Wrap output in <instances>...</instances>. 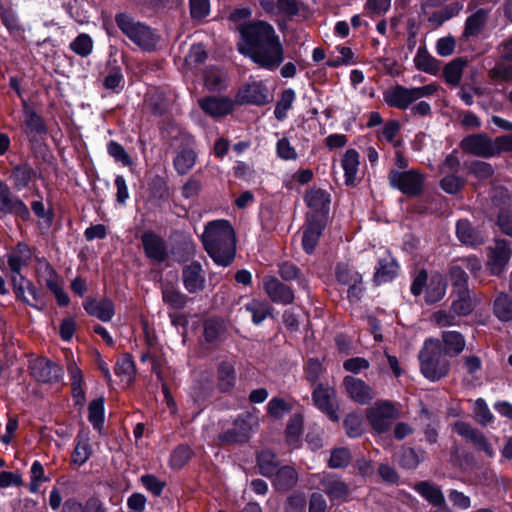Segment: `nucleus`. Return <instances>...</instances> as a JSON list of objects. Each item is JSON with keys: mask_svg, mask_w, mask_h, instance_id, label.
I'll list each match as a JSON object with an SVG mask.
<instances>
[{"mask_svg": "<svg viewBox=\"0 0 512 512\" xmlns=\"http://www.w3.org/2000/svg\"><path fill=\"white\" fill-rule=\"evenodd\" d=\"M200 107L212 117H223L233 109V101L225 97H208L199 101Z\"/></svg>", "mask_w": 512, "mask_h": 512, "instance_id": "obj_21", "label": "nucleus"}, {"mask_svg": "<svg viewBox=\"0 0 512 512\" xmlns=\"http://www.w3.org/2000/svg\"><path fill=\"white\" fill-rule=\"evenodd\" d=\"M390 184L408 195H417L423 188V177L417 172L392 171L389 175Z\"/></svg>", "mask_w": 512, "mask_h": 512, "instance_id": "obj_9", "label": "nucleus"}, {"mask_svg": "<svg viewBox=\"0 0 512 512\" xmlns=\"http://www.w3.org/2000/svg\"><path fill=\"white\" fill-rule=\"evenodd\" d=\"M183 284L190 293H196L204 288L205 278L202 267L197 262H192L183 269Z\"/></svg>", "mask_w": 512, "mask_h": 512, "instance_id": "obj_20", "label": "nucleus"}, {"mask_svg": "<svg viewBox=\"0 0 512 512\" xmlns=\"http://www.w3.org/2000/svg\"><path fill=\"white\" fill-rule=\"evenodd\" d=\"M11 280L16 296L37 310H43L45 308V302L41 293L38 289L22 275H12Z\"/></svg>", "mask_w": 512, "mask_h": 512, "instance_id": "obj_7", "label": "nucleus"}, {"mask_svg": "<svg viewBox=\"0 0 512 512\" xmlns=\"http://www.w3.org/2000/svg\"><path fill=\"white\" fill-rule=\"evenodd\" d=\"M89 439L85 435H78L77 444L72 454V461L77 465H83L91 456Z\"/></svg>", "mask_w": 512, "mask_h": 512, "instance_id": "obj_40", "label": "nucleus"}, {"mask_svg": "<svg viewBox=\"0 0 512 512\" xmlns=\"http://www.w3.org/2000/svg\"><path fill=\"white\" fill-rule=\"evenodd\" d=\"M108 154L124 166L132 165V160L124 147L117 142L111 141L107 145Z\"/></svg>", "mask_w": 512, "mask_h": 512, "instance_id": "obj_58", "label": "nucleus"}, {"mask_svg": "<svg viewBox=\"0 0 512 512\" xmlns=\"http://www.w3.org/2000/svg\"><path fill=\"white\" fill-rule=\"evenodd\" d=\"M489 76L495 81L510 80L512 79V65L505 62H500L490 70Z\"/></svg>", "mask_w": 512, "mask_h": 512, "instance_id": "obj_64", "label": "nucleus"}, {"mask_svg": "<svg viewBox=\"0 0 512 512\" xmlns=\"http://www.w3.org/2000/svg\"><path fill=\"white\" fill-rule=\"evenodd\" d=\"M62 512H105L102 504L97 499H89L85 504L75 500H67Z\"/></svg>", "mask_w": 512, "mask_h": 512, "instance_id": "obj_38", "label": "nucleus"}, {"mask_svg": "<svg viewBox=\"0 0 512 512\" xmlns=\"http://www.w3.org/2000/svg\"><path fill=\"white\" fill-rule=\"evenodd\" d=\"M436 91L437 86L434 84L412 88H406L401 85H397L384 93V100L391 107L406 109L413 102L430 96Z\"/></svg>", "mask_w": 512, "mask_h": 512, "instance_id": "obj_5", "label": "nucleus"}, {"mask_svg": "<svg viewBox=\"0 0 512 512\" xmlns=\"http://www.w3.org/2000/svg\"><path fill=\"white\" fill-rule=\"evenodd\" d=\"M141 243L148 259L155 263H162L168 257L166 242L152 231L141 235Z\"/></svg>", "mask_w": 512, "mask_h": 512, "instance_id": "obj_13", "label": "nucleus"}, {"mask_svg": "<svg viewBox=\"0 0 512 512\" xmlns=\"http://www.w3.org/2000/svg\"><path fill=\"white\" fill-rule=\"evenodd\" d=\"M206 252L219 266H228L235 257V233L231 224L226 220L209 222L202 235Z\"/></svg>", "mask_w": 512, "mask_h": 512, "instance_id": "obj_2", "label": "nucleus"}, {"mask_svg": "<svg viewBox=\"0 0 512 512\" xmlns=\"http://www.w3.org/2000/svg\"><path fill=\"white\" fill-rule=\"evenodd\" d=\"M263 288L267 296L275 303L287 305L294 300L292 289L274 277L266 278L263 282Z\"/></svg>", "mask_w": 512, "mask_h": 512, "instance_id": "obj_16", "label": "nucleus"}, {"mask_svg": "<svg viewBox=\"0 0 512 512\" xmlns=\"http://www.w3.org/2000/svg\"><path fill=\"white\" fill-rule=\"evenodd\" d=\"M461 149L469 154L480 157H491L497 154V147L490 138L483 134L465 137L460 143Z\"/></svg>", "mask_w": 512, "mask_h": 512, "instance_id": "obj_12", "label": "nucleus"}, {"mask_svg": "<svg viewBox=\"0 0 512 512\" xmlns=\"http://www.w3.org/2000/svg\"><path fill=\"white\" fill-rule=\"evenodd\" d=\"M32 257L29 247L24 243H19L7 255V262L12 275L20 276L21 270L26 266Z\"/></svg>", "mask_w": 512, "mask_h": 512, "instance_id": "obj_22", "label": "nucleus"}, {"mask_svg": "<svg viewBox=\"0 0 512 512\" xmlns=\"http://www.w3.org/2000/svg\"><path fill=\"white\" fill-rule=\"evenodd\" d=\"M0 211L5 213H14L24 220L29 217L27 206L20 199L14 197L6 190L0 192Z\"/></svg>", "mask_w": 512, "mask_h": 512, "instance_id": "obj_26", "label": "nucleus"}, {"mask_svg": "<svg viewBox=\"0 0 512 512\" xmlns=\"http://www.w3.org/2000/svg\"><path fill=\"white\" fill-rule=\"evenodd\" d=\"M219 386L222 390H228L234 384L235 375L234 369L231 364L223 363L220 365L219 370Z\"/></svg>", "mask_w": 512, "mask_h": 512, "instance_id": "obj_59", "label": "nucleus"}, {"mask_svg": "<svg viewBox=\"0 0 512 512\" xmlns=\"http://www.w3.org/2000/svg\"><path fill=\"white\" fill-rule=\"evenodd\" d=\"M320 483L331 501H346L349 488L342 480L331 474H323Z\"/></svg>", "mask_w": 512, "mask_h": 512, "instance_id": "obj_18", "label": "nucleus"}, {"mask_svg": "<svg viewBox=\"0 0 512 512\" xmlns=\"http://www.w3.org/2000/svg\"><path fill=\"white\" fill-rule=\"evenodd\" d=\"M414 63L417 69L426 73L435 74L438 71L436 59L421 49L417 51Z\"/></svg>", "mask_w": 512, "mask_h": 512, "instance_id": "obj_47", "label": "nucleus"}, {"mask_svg": "<svg viewBox=\"0 0 512 512\" xmlns=\"http://www.w3.org/2000/svg\"><path fill=\"white\" fill-rule=\"evenodd\" d=\"M420 368L425 378L437 381L447 375L449 362L442 355V347L437 339L425 341L419 353Z\"/></svg>", "mask_w": 512, "mask_h": 512, "instance_id": "obj_3", "label": "nucleus"}, {"mask_svg": "<svg viewBox=\"0 0 512 512\" xmlns=\"http://www.w3.org/2000/svg\"><path fill=\"white\" fill-rule=\"evenodd\" d=\"M360 165V155L354 149H348L341 159V167L344 171L345 184L352 186L355 184Z\"/></svg>", "mask_w": 512, "mask_h": 512, "instance_id": "obj_24", "label": "nucleus"}, {"mask_svg": "<svg viewBox=\"0 0 512 512\" xmlns=\"http://www.w3.org/2000/svg\"><path fill=\"white\" fill-rule=\"evenodd\" d=\"M336 277L342 284L355 286L362 281V276L353 271L347 264H339L336 268Z\"/></svg>", "mask_w": 512, "mask_h": 512, "instance_id": "obj_46", "label": "nucleus"}, {"mask_svg": "<svg viewBox=\"0 0 512 512\" xmlns=\"http://www.w3.org/2000/svg\"><path fill=\"white\" fill-rule=\"evenodd\" d=\"M444 352L449 356L460 354L465 348L464 337L457 331H446L442 335Z\"/></svg>", "mask_w": 512, "mask_h": 512, "instance_id": "obj_35", "label": "nucleus"}, {"mask_svg": "<svg viewBox=\"0 0 512 512\" xmlns=\"http://www.w3.org/2000/svg\"><path fill=\"white\" fill-rule=\"evenodd\" d=\"M258 464L262 475L272 477L278 467L276 456L270 451H262L258 455Z\"/></svg>", "mask_w": 512, "mask_h": 512, "instance_id": "obj_48", "label": "nucleus"}, {"mask_svg": "<svg viewBox=\"0 0 512 512\" xmlns=\"http://www.w3.org/2000/svg\"><path fill=\"white\" fill-rule=\"evenodd\" d=\"M239 99L241 102L261 106L269 102V95L261 82H253L240 91Z\"/></svg>", "mask_w": 512, "mask_h": 512, "instance_id": "obj_23", "label": "nucleus"}, {"mask_svg": "<svg viewBox=\"0 0 512 512\" xmlns=\"http://www.w3.org/2000/svg\"><path fill=\"white\" fill-rule=\"evenodd\" d=\"M114 372L122 381L130 383L135 375L134 362L129 356H123L117 361Z\"/></svg>", "mask_w": 512, "mask_h": 512, "instance_id": "obj_43", "label": "nucleus"}, {"mask_svg": "<svg viewBox=\"0 0 512 512\" xmlns=\"http://www.w3.org/2000/svg\"><path fill=\"white\" fill-rule=\"evenodd\" d=\"M68 373L71 380L72 395L77 405H83L85 402V392L82 388L83 374L74 362L68 364Z\"/></svg>", "mask_w": 512, "mask_h": 512, "instance_id": "obj_32", "label": "nucleus"}, {"mask_svg": "<svg viewBox=\"0 0 512 512\" xmlns=\"http://www.w3.org/2000/svg\"><path fill=\"white\" fill-rule=\"evenodd\" d=\"M238 51L260 68L274 71L284 61V47L271 24L251 21L238 26Z\"/></svg>", "mask_w": 512, "mask_h": 512, "instance_id": "obj_1", "label": "nucleus"}, {"mask_svg": "<svg viewBox=\"0 0 512 512\" xmlns=\"http://www.w3.org/2000/svg\"><path fill=\"white\" fill-rule=\"evenodd\" d=\"M223 325L215 319H209L204 325V337L207 342L216 341L223 333Z\"/></svg>", "mask_w": 512, "mask_h": 512, "instance_id": "obj_63", "label": "nucleus"}, {"mask_svg": "<svg viewBox=\"0 0 512 512\" xmlns=\"http://www.w3.org/2000/svg\"><path fill=\"white\" fill-rule=\"evenodd\" d=\"M511 253L510 245L506 240L496 241L488 254L487 267L490 273L497 276L503 273L507 269Z\"/></svg>", "mask_w": 512, "mask_h": 512, "instance_id": "obj_11", "label": "nucleus"}, {"mask_svg": "<svg viewBox=\"0 0 512 512\" xmlns=\"http://www.w3.org/2000/svg\"><path fill=\"white\" fill-rule=\"evenodd\" d=\"M465 62L462 60H454L447 64L443 74L447 83L458 85L461 81Z\"/></svg>", "mask_w": 512, "mask_h": 512, "instance_id": "obj_49", "label": "nucleus"}, {"mask_svg": "<svg viewBox=\"0 0 512 512\" xmlns=\"http://www.w3.org/2000/svg\"><path fill=\"white\" fill-rule=\"evenodd\" d=\"M414 489L431 505L440 507L445 503L444 495L441 489L428 482L422 481L415 485Z\"/></svg>", "mask_w": 512, "mask_h": 512, "instance_id": "obj_31", "label": "nucleus"}, {"mask_svg": "<svg viewBox=\"0 0 512 512\" xmlns=\"http://www.w3.org/2000/svg\"><path fill=\"white\" fill-rule=\"evenodd\" d=\"M456 235L459 241L466 245L477 246L484 242L483 236L467 220L457 222Z\"/></svg>", "mask_w": 512, "mask_h": 512, "instance_id": "obj_29", "label": "nucleus"}, {"mask_svg": "<svg viewBox=\"0 0 512 512\" xmlns=\"http://www.w3.org/2000/svg\"><path fill=\"white\" fill-rule=\"evenodd\" d=\"M32 169L28 166H19L13 169L11 178L17 190H21L28 186L31 177Z\"/></svg>", "mask_w": 512, "mask_h": 512, "instance_id": "obj_55", "label": "nucleus"}, {"mask_svg": "<svg viewBox=\"0 0 512 512\" xmlns=\"http://www.w3.org/2000/svg\"><path fill=\"white\" fill-rule=\"evenodd\" d=\"M71 50L81 57H86L92 52L93 41L88 34L78 35L70 44Z\"/></svg>", "mask_w": 512, "mask_h": 512, "instance_id": "obj_52", "label": "nucleus"}, {"mask_svg": "<svg viewBox=\"0 0 512 512\" xmlns=\"http://www.w3.org/2000/svg\"><path fill=\"white\" fill-rule=\"evenodd\" d=\"M162 295L163 301L174 309H182L186 305V296L175 289L165 288Z\"/></svg>", "mask_w": 512, "mask_h": 512, "instance_id": "obj_57", "label": "nucleus"}, {"mask_svg": "<svg viewBox=\"0 0 512 512\" xmlns=\"http://www.w3.org/2000/svg\"><path fill=\"white\" fill-rule=\"evenodd\" d=\"M204 82L209 90H221L225 86L226 75L221 70L210 69L205 74Z\"/></svg>", "mask_w": 512, "mask_h": 512, "instance_id": "obj_54", "label": "nucleus"}, {"mask_svg": "<svg viewBox=\"0 0 512 512\" xmlns=\"http://www.w3.org/2000/svg\"><path fill=\"white\" fill-rule=\"evenodd\" d=\"M196 159L197 154L193 149H182L174 158V167L179 174L185 175L194 167Z\"/></svg>", "mask_w": 512, "mask_h": 512, "instance_id": "obj_37", "label": "nucleus"}, {"mask_svg": "<svg viewBox=\"0 0 512 512\" xmlns=\"http://www.w3.org/2000/svg\"><path fill=\"white\" fill-rule=\"evenodd\" d=\"M305 201L310 209L308 219L323 220L329 211V194L321 189H313L307 192Z\"/></svg>", "mask_w": 512, "mask_h": 512, "instance_id": "obj_14", "label": "nucleus"}, {"mask_svg": "<svg viewBox=\"0 0 512 512\" xmlns=\"http://www.w3.org/2000/svg\"><path fill=\"white\" fill-rule=\"evenodd\" d=\"M457 298L453 300L451 310L458 316H466L471 313L474 307L472 293L468 289L456 291Z\"/></svg>", "mask_w": 512, "mask_h": 512, "instance_id": "obj_34", "label": "nucleus"}, {"mask_svg": "<svg viewBox=\"0 0 512 512\" xmlns=\"http://www.w3.org/2000/svg\"><path fill=\"white\" fill-rule=\"evenodd\" d=\"M446 282L443 275L439 273L433 274L426 287L425 300L428 304L440 301L446 293Z\"/></svg>", "mask_w": 512, "mask_h": 512, "instance_id": "obj_30", "label": "nucleus"}, {"mask_svg": "<svg viewBox=\"0 0 512 512\" xmlns=\"http://www.w3.org/2000/svg\"><path fill=\"white\" fill-rule=\"evenodd\" d=\"M89 421L96 429H101L104 422V399L98 398L89 404Z\"/></svg>", "mask_w": 512, "mask_h": 512, "instance_id": "obj_50", "label": "nucleus"}, {"mask_svg": "<svg viewBox=\"0 0 512 512\" xmlns=\"http://www.w3.org/2000/svg\"><path fill=\"white\" fill-rule=\"evenodd\" d=\"M246 311L252 314L254 324H260L270 314V306L267 302L252 299L245 305Z\"/></svg>", "mask_w": 512, "mask_h": 512, "instance_id": "obj_41", "label": "nucleus"}, {"mask_svg": "<svg viewBox=\"0 0 512 512\" xmlns=\"http://www.w3.org/2000/svg\"><path fill=\"white\" fill-rule=\"evenodd\" d=\"M296 94L293 89H285L277 101L274 115L278 120H284L287 116V112L291 109L292 104L295 100Z\"/></svg>", "mask_w": 512, "mask_h": 512, "instance_id": "obj_39", "label": "nucleus"}, {"mask_svg": "<svg viewBox=\"0 0 512 512\" xmlns=\"http://www.w3.org/2000/svg\"><path fill=\"white\" fill-rule=\"evenodd\" d=\"M344 425L349 437H358L363 431L362 418L357 414H349L344 420Z\"/></svg>", "mask_w": 512, "mask_h": 512, "instance_id": "obj_62", "label": "nucleus"}, {"mask_svg": "<svg viewBox=\"0 0 512 512\" xmlns=\"http://www.w3.org/2000/svg\"><path fill=\"white\" fill-rule=\"evenodd\" d=\"M462 6L459 4H453L446 6L440 10L434 11L429 17L428 21L436 26L442 25L447 20L458 15Z\"/></svg>", "mask_w": 512, "mask_h": 512, "instance_id": "obj_45", "label": "nucleus"}, {"mask_svg": "<svg viewBox=\"0 0 512 512\" xmlns=\"http://www.w3.org/2000/svg\"><path fill=\"white\" fill-rule=\"evenodd\" d=\"M302 426L303 419L300 415H294L291 417L286 429V439L287 442L293 447H297L299 437L302 432Z\"/></svg>", "mask_w": 512, "mask_h": 512, "instance_id": "obj_51", "label": "nucleus"}, {"mask_svg": "<svg viewBox=\"0 0 512 512\" xmlns=\"http://www.w3.org/2000/svg\"><path fill=\"white\" fill-rule=\"evenodd\" d=\"M23 117L27 134L40 135L46 133V126L43 119L27 101H23Z\"/></svg>", "mask_w": 512, "mask_h": 512, "instance_id": "obj_27", "label": "nucleus"}, {"mask_svg": "<svg viewBox=\"0 0 512 512\" xmlns=\"http://www.w3.org/2000/svg\"><path fill=\"white\" fill-rule=\"evenodd\" d=\"M257 424L256 418L249 413L238 417L234 422V428L223 435V440L242 442L247 439L253 427Z\"/></svg>", "mask_w": 512, "mask_h": 512, "instance_id": "obj_17", "label": "nucleus"}, {"mask_svg": "<svg viewBox=\"0 0 512 512\" xmlns=\"http://www.w3.org/2000/svg\"><path fill=\"white\" fill-rule=\"evenodd\" d=\"M276 151L278 157L285 161H295L298 158V154L295 148L291 145L287 138L278 140Z\"/></svg>", "mask_w": 512, "mask_h": 512, "instance_id": "obj_60", "label": "nucleus"}, {"mask_svg": "<svg viewBox=\"0 0 512 512\" xmlns=\"http://www.w3.org/2000/svg\"><path fill=\"white\" fill-rule=\"evenodd\" d=\"M115 22L122 33L141 49L152 51L156 48L158 37L147 25L126 13L117 14Z\"/></svg>", "mask_w": 512, "mask_h": 512, "instance_id": "obj_4", "label": "nucleus"}, {"mask_svg": "<svg viewBox=\"0 0 512 512\" xmlns=\"http://www.w3.org/2000/svg\"><path fill=\"white\" fill-rule=\"evenodd\" d=\"M31 376L42 383L58 382L63 377V369L46 358H37L30 362Z\"/></svg>", "mask_w": 512, "mask_h": 512, "instance_id": "obj_8", "label": "nucleus"}, {"mask_svg": "<svg viewBox=\"0 0 512 512\" xmlns=\"http://www.w3.org/2000/svg\"><path fill=\"white\" fill-rule=\"evenodd\" d=\"M366 416L375 431L385 432L397 418V410L389 402H376L367 409Z\"/></svg>", "mask_w": 512, "mask_h": 512, "instance_id": "obj_6", "label": "nucleus"}, {"mask_svg": "<svg viewBox=\"0 0 512 512\" xmlns=\"http://www.w3.org/2000/svg\"><path fill=\"white\" fill-rule=\"evenodd\" d=\"M336 51L338 52L337 56L331 57L327 64L330 67H338L341 65H351L354 64L353 60V52L349 47L346 46H338L336 47Z\"/></svg>", "mask_w": 512, "mask_h": 512, "instance_id": "obj_56", "label": "nucleus"}, {"mask_svg": "<svg viewBox=\"0 0 512 512\" xmlns=\"http://www.w3.org/2000/svg\"><path fill=\"white\" fill-rule=\"evenodd\" d=\"M425 458L424 452H416L413 449H406L403 451L401 458L399 459L400 464L408 469L415 468Z\"/></svg>", "mask_w": 512, "mask_h": 512, "instance_id": "obj_61", "label": "nucleus"}, {"mask_svg": "<svg viewBox=\"0 0 512 512\" xmlns=\"http://www.w3.org/2000/svg\"><path fill=\"white\" fill-rule=\"evenodd\" d=\"M343 385L349 397L359 404H366L374 397L372 389L359 378L347 376L343 380Z\"/></svg>", "mask_w": 512, "mask_h": 512, "instance_id": "obj_15", "label": "nucleus"}, {"mask_svg": "<svg viewBox=\"0 0 512 512\" xmlns=\"http://www.w3.org/2000/svg\"><path fill=\"white\" fill-rule=\"evenodd\" d=\"M494 312L501 321L512 320V299L506 294H500L494 302Z\"/></svg>", "mask_w": 512, "mask_h": 512, "instance_id": "obj_44", "label": "nucleus"}, {"mask_svg": "<svg viewBox=\"0 0 512 512\" xmlns=\"http://www.w3.org/2000/svg\"><path fill=\"white\" fill-rule=\"evenodd\" d=\"M488 18V11L485 9H478L471 16H469L465 23L464 35L472 37L478 35Z\"/></svg>", "mask_w": 512, "mask_h": 512, "instance_id": "obj_36", "label": "nucleus"}, {"mask_svg": "<svg viewBox=\"0 0 512 512\" xmlns=\"http://www.w3.org/2000/svg\"><path fill=\"white\" fill-rule=\"evenodd\" d=\"M313 401L315 406L324 412L330 420L335 422L339 420L336 393L332 387L318 385L313 392Z\"/></svg>", "mask_w": 512, "mask_h": 512, "instance_id": "obj_10", "label": "nucleus"}, {"mask_svg": "<svg viewBox=\"0 0 512 512\" xmlns=\"http://www.w3.org/2000/svg\"><path fill=\"white\" fill-rule=\"evenodd\" d=\"M324 224L320 219H308L307 225L303 232L302 245L303 249L311 254L318 243Z\"/></svg>", "mask_w": 512, "mask_h": 512, "instance_id": "obj_25", "label": "nucleus"}, {"mask_svg": "<svg viewBox=\"0 0 512 512\" xmlns=\"http://www.w3.org/2000/svg\"><path fill=\"white\" fill-rule=\"evenodd\" d=\"M83 307L89 315L94 316L103 322L110 321L115 314L114 305L109 299H102L98 301L88 298L83 302Z\"/></svg>", "mask_w": 512, "mask_h": 512, "instance_id": "obj_19", "label": "nucleus"}, {"mask_svg": "<svg viewBox=\"0 0 512 512\" xmlns=\"http://www.w3.org/2000/svg\"><path fill=\"white\" fill-rule=\"evenodd\" d=\"M273 481L274 485L279 490H287L293 487L298 481V474L293 467L284 466L277 467L276 472L274 473Z\"/></svg>", "mask_w": 512, "mask_h": 512, "instance_id": "obj_33", "label": "nucleus"}, {"mask_svg": "<svg viewBox=\"0 0 512 512\" xmlns=\"http://www.w3.org/2000/svg\"><path fill=\"white\" fill-rule=\"evenodd\" d=\"M498 225L503 233L512 236L511 202L507 195H505L503 206L498 211Z\"/></svg>", "mask_w": 512, "mask_h": 512, "instance_id": "obj_42", "label": "nucleus"}, {"mask_svg": "<svg viewBox=\"0 0 512 512\" xmlns=\"http://www.w3.org/2000/svg\"><path fill=\"white\" fill-rule=\"evenodd\" d=\"M398 265L390 254L380 258L374 274V280L377 284L391 281L397 274Z\"/></svg>", "mask_w": 512, "mask_h": 512, "instance_id": "obj_28", "label": "nucleus"}, {"mask_svg": "<svg viewBox=\"0 0 512 512\" xmlns=\"http://www.w3.org/2000/svg\"><path fill=\"white\" fill-rule=\"evenodd\" d=\"M351 453L347 448H335L332 450L328 466L333 469L344 468L351 461Z\"/></svg>", "mask_w": 512, "mask_h": 512, "instance_id": "obj_53", "label": "nucleus"}]
</instances>
